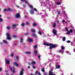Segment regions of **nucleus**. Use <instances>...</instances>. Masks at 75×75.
I'll return each instance as SVG.
<instances>
[{"label": "nucleus", "mask_w": 75, "mask_h": 75, "mask_svg": "<svg viewBox=\"0 0 75 75\" xmlns=\"http://www.w3.org/2000/svg\"><path fill=\"white\" fill-rule=\"evenodd\" d=\"M50 46H52L53 48H55L56 47H57V45H54L53 43H50Z\"/></svg>", "instance_id": "39448f33"}, {"label": "nucleus", "mask_w": 75, "mask_h": 75, "mask_svg": "<svg viewBox=\"0 0 75 75\" xmlns=\"http://www.w3.org/2000/svg\"><path fill=\"white\" fill-rule=\"evenodd\" d=\"M65 30H66V31H68V28H67V27L66 28Z\"/></svg>", "instance_id": "37998d69"}, {"label": "nucleus", "mask_w": 75, "mask_h": 75, "mask_svg": "<svg viewBox=\"0 0 75 75\" xmlns=\"http://www.w3.org/2000/svg\"><path fill=\"white\" fill-rule=\"evenodd\" d=\"M29 7L30 8H33V6L32 5H29Z\"/></svg>", "instance_id": "c85d7f7f"}, {"label": "nucleus", "mask_w": 75, "mask_h": 75, "mask_svg": "<svg viewBox=\"0 0 75 75\" xmlns=\"http://www.w3.org/2000/svg\"><path fill=\"white\" fill-rule=\"evenodd\" d=\"M14 65H15V66H16V67H18L19 65H18V64L16 62H15L14 63Z\"/></svg>", "instance_id": "9b49d317"}, {"label": "nucleus", "mask_w": 75, "mask_h": 75, "mask_svg": "<svg viewBox=\"0 0 75 75\" xmlns=\"http://www.w3.org/2000/svg\"><path fill=\"white\" fill-rule=\"evenodd\" d=\"M38 75H41V73L40 72H39L38 74Z\"/></svg>", "instance_id": "6e6d98bb"}, {"label": "nucleus", "mask_w": 75, "mask_h": 75, "mask_svg": "<svg viewBox=\"0 0 75 75\" xmlns=\"http://www.w3.org/2000/svg\"><path fill=\"white\" fill-rule=\"evenodd\" d=\"M6 75H8V74H7V73H6Z\"/></svg>", "instance_id": "774afa93"}, {"label": "nucleus", "mask_w": 75, "mask_h": 75, "mask_svg": "<svg viewBox=\"0 0 75 75\" xmlns=\"http://www.w3.org/2000/svg\"><path fill=\"white\" fill-rule=\"evenodd\" d=\"M49 75H56L55 74H53V72H52L51 71H50L49 72Z\"/></svg>", "instance_id": "6e6552de"}, {"label": "nucleus", "mask_w": 75, "mask_h": 75, "mask_svg": "<svg viewBox=\"0 0 75 75\" xmlns=\"http://www.w3.org/2000/svg\"><path fill=\"white\" fill-rule=\"evenodd\" d=\"M56 68L57 69H59V68H60V66H59V65H57L56 67Z\"/></svg>", "instance_id": "a211bd4d"}, {"label": "nucleus", "mask_w": 75, "mask_h": 75, "mask_svg": "<svg viewBox=\"0 0 75 75\" xmlns=\"http://www.w3.org/2000/svg\"><path fill=\"white\" fill-rule=\"evenodd\" d=\"M28 64H29V65H31V64H30V63H28Z\"/></svg>", "instance_id": "e2e57ef3"}, {"label": "nucleus", "mask_w": 75, "mask_h": 75, "mask_svg": "<svg viewBox=\"0 0 75 75\" xmlns=\"http://www.w3.org/2000/svg\"><path fill=\"white\" fill-rule=\"evenodd\" d=\"M33 10L34 11H37V9H36V8H34Z\"/></svg>", "instance_id": "ea45409f"}, {"label": "nucleus", "mask_w": 75, "mask_h": 75, "mask_svg": "<svg viewBox=\"0 0 75 75\" xmlns=\"http://www.w3.org/2000/svg\"><path fill=\"white\" fill-rule=\"evenodd\" d=\"M61 48L62 50H64L65 48V47H64L63 46H62L61 47Z\"/></svg>", "instance_id": "4be33fe9"}, {"label": "nucleus", "mask_w": 75, "mask_h": 75, "mask_svg": "<svg viewBox=\"0 0 75 75\" xmlns=\"http://www.w3.org/2000/svg\"><path fill=\"white\" fill-rule=\"evenodd\" d=\"M5 60H6V62L7 64H10V61L9 60H7V59H5Z\"/></svg>", "instance_id": "ddd939ff"}, {"label": "nucleus", "mask_w": 75, "mask_h": 75, "mask_svg": "<svg viewBox=\"0 0 75 75\" xmlns=\"http://www.w3.org/2000/svg\"><path fill=\"white\" fill-rule=\"evenodd\" d=\"M56 23H54L53 24V27L54 28H55V27L56 26Z\"/></svg>", "instance_id": "6ab92c4d"}, {"label": "nucleus", "mask_w": 75, "mask_h": 75, "mask_svg": "<svg viewBox=\"0 0 75 75\" xmlns=\"http://www.w3.org/2000/svg\"><path fill=\"white\" fill-rule=\"evenodd\" d=\"M28 34H29L28 33H26L25 34V35H28Z\"/></svg>", "instance_id": "864d4df0"}, {"label": "nucleus", "mask_w": 75, "mask_h": 75, "mask_svg": "<svg viewBox=\"0 0 75 75\" xmlns=\"http://www.w3.org/2000/svg\"><path fill=\"white\" fill-rule=\"evenodd\" d=\"M57 5H61V2H57Z\"/></svg>", "instance_id": "473e14b6"}, {"label": "nucleus", "mask_w": 75, "mask_h": 75, "mask_svg": "<svg viewBox=\"0 0 75 75\" xmlns=\"http://www.w3.org/2000/svg\"><path fill=\"white\" fill-rule=\"evenodd\" d=\"M31 63L33 64H34V65L35 64V61H33Z\"/></svg>", "instance_id": "7c9ffc66"}, {"label": "nucleus", "mask_w": 75, "mask_h": 75, "mask_svg": "<svg viewBox=\"0 0 75 75\" xmlns=\"http://www.w3.org/2000/svg\"><path fill=\"white\" fill-rule=\"evenodd\" d=\"M37 73H38V71H36L35 72V75H36Z\"/></svg>", "instance_id": "a19ab883"}, {"label": "nucleus", "mask_w": 75, "mask_h": 75, "mask_svg": "<svg viewBox=\"0 0 75 75\" xmlns=\"http://www.w3.org/2000/svg\"><path fill=\"white\" fill-rule=\"evenodd\" d=\"M3 42H4V43H5V44H7V41H6L5 40H3Z\"/></svg>", "instance_id": "f704fd0d"}, {"label": "nucleus", "mask_w": 75, "mask_h": 75, "mask_svg": "<svg viewBox=\"0 0 75 75\" xmlns=\"http://www.w3.org/2000/svg\"><path fill=\"white\" fill-rule=\"evenodd\" d=\"M30 12L31 14L33 15L34 14V12L32 9L30 10Z\"/></svg>", "instance_id": "1a4fd4ad"}, {"label": "nucleus", "mask_w": 75, "mask_h": 75, "mask_svg": "<svg viewBox=\"0 0 75 75\" xmlns=\"http://www.w3.org/2000/svg\"><path fill=\"white\" fill-rule=\"evenodd\" d=\"M21 1H22V2H24L25 1V0H21Z\"/></svg>", "instance_id": "603ef678"}, {"label": "nucleus", "mask_w": 75, "mask_h": 75, "mask_svg": "<svg viewBox=\"0 0 75 75\" xmlns=\"http://www.w3.org/2000/svg\"><path fill=\"white\" fill-rule=\"evenodd\" d=\"M51 70L52 71H53V69L52 68L51 69Z\"/></svg>", "instance_id": "0e129e2a"}, {"label": "nucleus", "mask_w": 75, "mask_h": 75, "mask_svg": "<svg viewBox=\"0 0 75 75\" xmlns=\"http://www.w3.org/2000/svg\"><path fill=\"white\" fill-rule=\"evenodd\" d=\"M16 59H18V56H16Z\"/></svg>", "instance_id": "5fc2aeb1"}, {"label": "nucleus", "mask_w": 75, "mask_h": 75, "mask_svg": "<svg viewBox=\"0 0 75 75\" xmlns=\"http://www.w3.org/2000/svg\"><path fill=\"white\" fill-rule=\"evenodd\" d=\"M57 52H59V53H63V52H64V51L62 50H59L58 51H57Z\"/></svg>", "instance_id": "f3484780"}, {"label": "nucleus", "mask_w": 75, "mask_h": 75, "mask_svg": "<svg viewBox=\"0 0 75 75\" xmlns=\"http://www.w3.org/2000/svg\"><path fill=\"white\" fill-rule=\"evenodd\" d=\"M0 44L1 45H3V43H2V42H1L0 43Z\"/></svg>", "instance_id": "bf43d9fd"}, {"label": "nucleus", "mask_w": 75, "mask_h": 75, "mask_svg": "<svg viewBox=\"0 0 75 75\" xmlns=\"http://www.w3.org/2000/svg\"><path fill=\"white\" fill-rule=\"evenodd\" d=\"M2 70V69H1V68H0V71H1Z\"/></svg>", "instance_id": "052dcab7"}, {"label": "nucleus", "mask_w": 75, "mask_h": 75, "mask_svg": "<svg viewBox=\"0 0 75 75\" xmlns=\"http://www.w3.org/2000/svg\"><path fill=\"white\" fill-rule=\"evenodd\" d=\"M38 33L40 35H42V33H41V32L40 31H39L38 32Z\"/></svg>", "instance_id": "2f4dec72"}, {"label": "nucleus", "mask_w": 75, "mask_h": 75, "mask_svg": "<svg viewBox=\"0 0 75 75\" xmlns=\"http://www.w3.org/2000/svg\"><path fill=\"white\" fill-rule=\"evenodd\" d=\"M32 25L33 26H36V25H37V24L35 23H33Z\"/></svg>", "instance_id": "a878e982"}, {"label": "nucleus", "mask_w": 75, "mask_h": 75, "mask_svg": "<svg viewBox=\"0 0 75 75\" xmlns=\"http://www.w3.org/2000/svg\"><path fill=\"white\" fill-rule=\"evenodd\" d=\"M66 39V38L65 37H63V41H65V39Z\"/></svg>", "instance_id": "393cba45"}, {"label": "nucleus", "mask_w": 75, "mask_h": 75, "mask_svg": "<svg viewBox=\"0 0 75 75\" xmlns=\"http://www.w3.org/2000/svg\"><path fill=\"white\" fill-rule=\"evenodd\" d=\"M71 41L70 40H68L67 41V43H71Z\"/></svg>", "instance_id": "58836bf2"}, {"label": "nucleus", "mask_w": 75, "mask_h": 75, "mask_svg": "<svg viewBox=\"0 0 75 75\" xmlns=\"http://www.w3.org/2000/svg\"><path fill=\"white\" fill-rule=\"evenodd\" d=\"M24 25H25L24 23H22L21 24V26H23V27L24 26Z\"/></svg>", "instance_id": "c756f323"}, {"label": "nucleus", "mask_w": 75, "mask_h": 75, "mask_svg": "<svg viewBox=\"0 0 75 75\" xmlns=\"http://www.w3.org/2000/svg\"><path fill=\"white\" fill-rule=\"evenodd\" d=\"M74 51L75 52V48L74 50Z\"/></svg>", "instance_id": "338daca9"}, {"label": "nucleus", "mask_w": 75, "mask_h": 75, "mask_svg": "<svg viewBox=\"0 0 75 75\" xmlns=\"http://www.w3.org/2000/svg\"><path fill=\"white\" fill-rule=\"evenodd\" d=\"M6 35L7 36L6 39L8 40H11V39L10 38V34L8 33H6Z\"/></svg>", "instance_id": "f03ea898"}, {"label": "nucleus", "mask_w": 75, "mask_h": 75, "mask_svg": "<svg viewBox=\"0 0 75 75\" xmlns=\"http://www.w3.org/2000/svg\"><path fill=\"white\" fill-rule=\"evenodd\" d=\"M33 47H34V49H36V48H37V46L36 45L35 46H33Z\"/></svg>", "instance_id": "72a5a7b5"}, {"label": "nucleus", "mask_w": 75, "mask_h": 75, "mask_svg": "<svg viewBox=\"0 0 75 75\" xmlns=\"http://www.w3.org/2000/svg\"><path fill=\"white\" fill-rule=\"evenodd\" d=\"M35 38H37V35H36V34H35V33L33 34L32 35Z\"/></svg>", "instance_id": "aec40b11"}, {"label": "nucleus", "mask_w": 75, "mask_h": 75, "mask_svg": "<svg viewBox=\"0 0 75 75\" xmlns=\"http://www.w3.org/2000/svg\"><path fill=\"white\" fill-rule=\"evenodd\" d=\"M16 26H17V24L13 25L12 26V29H14V28H15L16 27Z\"/></svg>", "instance_id": "9d476101"}, {"label": "nucleus", "mask_w": 75, "mask_h": 75, "mask_svg": "<svg viewBox=\"0 0 75 75\" xmlns=\"http://www.w3.org/2000/svg\"><path fill=\"white\" fill-rule=\"evenodd\" d=\"M28 68L29 69H30V66H28Z\"/></svg>", "instance_id": "680f3d73"}, {"label": "nucleus", "mask_w": 75, "mask_h": 75, "mask_svg": "<svg viewBox=\"0 0 75 75\" xmlns=\"http://www.w3.org/2000/svg\"><path fill=\"white\" fill-rule=\"evenodd\" d=\"M16 18H20V15L19 13H16V15L15 16Z\"/></svg>", "instance_id": "20e7f679"}, {"label": "nucleus", "mask_w": 75, "mask_h": 75, "mask_svg": "<svg viewBox=\"0 0 75 75\" xmlns=\"http://www.w3.org/2000/svg\"><path fill=\"white\" fill-rule=\"evenodd\" d=\"M38 58H40V57H41V56H40V55H38Z\"/></svg>", "instance_id": "13d9d810"}, {"label": "nucleus", "mask_w": 75, "mask_h": 75, "mask_svg": "<svg viewBox=\"0 0 75 75\" xmlns=\"http://www.w3.org/2000/svg\"><path fill=\"white\" fill-rule=\"evenodd\" d=\"M44 75H48V74H47V73L44 72Z\"/></svg>", "instance_id": "79ce46f5"}, {"label": "nucleus", "mask_w": 75, "mask_h": 75, "mask_svg": "<svg viewBox=\"0 0 75 75\" xmlns=\"http://www.w3.org/2000/svg\"><path fill=\"white\" fill-rule=\"evenodd\" d=\"M8 11H13V10L11 9L10 8H8Z\"/></svg>", "instance_id": "4468645a"}, {"label": "nucleus", "mask_w": 75, "mask_h": 75, "mask_svg": "<svg viewBox=\"0 0 75 75\" xmlns=\"http://www.w3.org/2000/svg\"><path fill=\"white\" fill-rule=\"evenodd\" d=\"M23 38H21L20 40L21 42H23Z\"/></svg>", "instance_id": "4c0bfd02"}, {"label": "nucleus", "mask_w": 75, "mask_h": 75, "mask_svg": "<svg viewBox=\"0 0 75 75\" xmlns=\"http://www.w3.org/2000/svg\"><path fill=\"white\" fill-rule=\"evenodd\" d=\"M53 33L55 35H57V31L55 29H53Z\"/></svg>", "instance_id": "0eeeda50"}, {"label": "nucleus", "mask_w": 75, "mask_h": 75, "mask_svg": "<svg viewBox=\"0 0 75 75\" xmlns=\"http://www.w3.org/2000/svg\"><path fill=\"white\" fill-rule=\"evenodd\" d=\"M67 34H70V32H69V31L68 30V31H67Z\"/></svg>", "instance_id": "49530a36"}, {"label": "nucleus", "mask_w": 75, "mask_h": 75, "mask_svg": "<svg viewBox=\"0 0 75 75\" xmlns=\"http://www.w3.org/2000/svg\"><path fill=\"white\" fill-rule=\"evenodd\" d=\"M53 47H52V46H50V48H49V50H52V49H53Z\"/></svg>", "instance_id": "5701e85b"}, {"label": "nucleus", "mask_w": 75, "mask_h": 75, "mask_svg": "<svg viewBox=\"0 0 75 75\" xmlns=\"http://www.w3.org/2000/svg\"><path fill=\"white\" fill-rule=\"evenodd\" d=\"M44 45H47V46H50V43L48 44V43H47L45 42L44 43Z\"/></svg>", "instance_id": "f8f14e48"}, {"label": "nucleus", "mask_w": 75, "mask_h": 75, "mask_svg": "<svg viewBox=\"0 0 75 75\" xmlns=\"http://www.w3.org/2000/svg\"><path fill=\"white\" fill-rule=\"evenodd\" d=\"M6 28L7 30H10V27L8 26L6 27Z\"/></svg>", "instance_id": "a18cd8bd"}, {"label": "nucleus", "mask_w": 75, "mask_h": 75, "mask_svg": "<svg viewBox=\"0 0 75 75\" xmlns=\"http://www.w3.org/2000/svg\"><path fill=\"white\" fill-rule=\"evenodd\" d=\"M32 68L33 69H35V67L34 66H32Z\"/></svg>", "instance_id": "c03bdc74"}, {"label": "nucleus", "mask_w": 75, "mask_h": 75, "mask_svg": "<svg viewBox=\"0 0 75 75\" xmlns=\"http://www.w3.org/2000/svg\"><path fill=\"white\" fill-rule=\"evenodd\" d=\"M9 69L11 72H13V73H15V68L14 66L13 67V70L12 69V67L11 66H9Z\"/></svg>", "instance_id": "f257e3e1"}, {"label": "nucleus", "mask_w": 75, "mask_h": 75, "mask_svg": "<svg viewBox=\"0 0 75 75\" xmlns=\"http://www.w3.org/2000/svg\"><path fill=\"white\" fill-rule=\"evenodd\" d=\"M38 53V52H37V51L36 50H34V53L35 54V55H36Z\"/></svg>", "instance_id": "dca6fc26"}, {"label": "nucleus", "mask_w": 75, "mask_h": 75, "mask_svg": "<svg viewBox=\"0 0 75 75\" xmlns=\"http://www.w3.org/2000/svg\"><path fill=\"white\" fill-rule=\"evenodd\" d=\"M42 72H45V69H44V68L42 69Z\"/></svg>", "instance_id": "c9c22d12"}, {"label": "nucleus", "mask_w": 75, "mask_h": 75, "mask_svg": "<svg viewBox=\"0 0 75 75\" xmlns=\"http://www.w3.org/2000/svg\"><path fill=\"white\" fill-rule=\"evenodd\" d=\"M3 19L0 18V23H2V22H3Z\"/></svg>", "instance_id": "412c9836"}, {"label": "nucleus", "mask_w": 75, "mask_h": 75, "mask_svg": "<svg viewBox=\"0 0 75 75\" xmlns=\"http://www.w3.org/2000/svg\"><path fill=\"white\" fill-rule=\"evenodd\" d=\"M69 31L70 33H72L73 32V30H72V29H71L69 30Z\"/></svg>", "instance_id": "bb28decb"}, {"label": "nucleus", "mask_w": 75, "mask_h": 75, "mask_svg": "<svg viewBox=\"0 0 75 75\" xmlns=\"http://www.w3.org/2000/svg\"><path fill=\"white\" fill-rule=\"evenodd\" d=\"M25 54H28L29 55H30V54H31V52H25Z\"/></svg>", "instance_id": "2eb2a0df"}, {"label": "nucleus", "mask_w": 75, "mask_h": 75, "mask_svg": "<svg viewBox=\"0 0 75 75\" xmlns=\"http://www.w3.org/2000/svg\"><path fill=\"white\" fill-rule=\"evenodd\" d=\"M24 70L23 68H22L21 69V71H20V75H23V71H24Z\"/></svg>", "instance_id": "7ed1b4c3"}, {"label": "nucleus", "mask_w": 75, "mask_h": 75, "mask_svg": "<svg viewBox=\"0 0 75 75\" xmlns=\"http://www.w3.org/2000/svg\"><path fill=\"white\" fill-rule=\"evenodd\" d=\"M3 11L5 12H6V11H8V9H4L3 10Z\"/></svg>", "instance_id": "cd10ccee"}, {"label": "nucleus", "mask_w": 75, "mask_h": 75, "mask_svg": "<svg viewBox=\"0 0 75 75\" xmlns=\"http://www.w3.org/2000/svg\"><path fill=\"white\" fill-rule=\"evenodd\" d=\"M31 30L32 32H33V33H35V30L34 29H31Z\"/></svg>", "instance_id": "b1692460"}, {"label": "nucleus", "mask_w": 75, "mask_h": 75, "mask_svg": "<svg viewBox=\"0 0 75 75\" xmlns=\"http://www.w3.org/2000/svg\"><path fill=\"white\" fill-rule=\"evenodd\" d=\"M25 24L26 25H28V24H29V23L28 22H27Z\"/></svg>", "instance_id": "8fccbe9b"}, {"label": "nucleus", "mask_w": 75, "mask_h": 75, "mask_svg": "<svg viewBox=\"0 0 75 75\" xmlns=\"http://www.w3.org/2000/svg\"><path fill=\"white\" fill-rule=\"evenodd\" d=\"M28 42H33V39H31V38H28Z\"/></svg>", "instance_id": "423d86ee"}, {"label": "nucleus", "mask_w": 75, "mask_h": 75, "mask_svg": "<svg viewBox=\"0 0 75 75\" xmlns=\"http://www.w3.org/2000/svg\"><path fill=\"white\" fill-rule=\"evenodd\" d=\"M25 3H26V4H28V1H25Z\"/></svg>", "instance_id": "3c124183"}, {"label": "nucleus", "mask_w": 75, "mask_h": 75, "mask_svg": "<svg viewBox=\"0 0 75 75\" xmlns=\"http://www.w3.org/2000/svg\"><path fill=\"white\" fill-rule=\"evenodd\" d=\"M13 37L14 38H17V36L15 35H13Z\"/></svg>", "instance_id": "e433bc0d"}, {"label": "nucleus", "mask_w": 75, "mask_h": 75, "mask_svg": "<svg viewBox=\"0 0 75 75\" xmlns=\"http://www.w3.org/2000/svg\"><path fill=\"white\" fill-rule=\"evenodd\" d=\"M62 23H65V21L63 20L62 21Z\"/></svg>", "instance_id": "09e8293b"}, {"label": "nucleus", "mask_w": 75, "mask_h": 75, "mask_svg": "<svg viewBox=\"0 0 75 75\" xmlns=\"http://www.w3.org/2000/svg\"><path fill=\"white\" fill-rule=\"evenodd\" d=\"M13 55H14V54L13 53H12L11 54V57H13Z\"/></svg>", "instance_id": "de8ad7c7"}, {"label": "nucleus", "mask_w": 75, "mask_h": 75, "mask_svg": "<svg viewBox=\"0 0 75 75\" xmlns=\"http://www.w3.org/2000/svg\"><path fill=\"white\" fill-rule=\"evenodd\" d=\"M59 21H57V23H59Z\"/></svg>", "instance_id": "69168bd1"}, {"label": "nucleus", "mask_w": 75, "mask_h": 75, "mask_svg": "<svg viewBox=\"0 0 75 75\" xmlns=\"http://www.w3.org/2000/svg\"><path fill=\"white\" fill-rule=\"evenodd\" d=\"M61 14V13H60V11H58V14Z\"/></svg>", "instance_id": "4d7b16f0"}]
</instances>
